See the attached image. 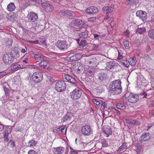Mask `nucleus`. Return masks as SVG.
Returning <instances> with one entry per match:
<instances>
[{
	"label": "nucleus",
	"mask_w": 154,
	"mask_h": 154,
	"mask_svg": "<svg viewBox=\"0 0 154 154\" xmlns=\"http://www.w3.org/2000/svg\"><path fill=\"white\" fill-rule=\"evenodd\" d=\"M124 45L126 49H128L129 48V42L128 41H125L123 42Z\"/></svg>",
	"instance_id": "nucleus-45"
},
{
	"label": "nucleus",
	"mask_w": 154,
	"mask_h": 154,
	"mask_svg": "<svg viewBox=\"0 0 154 154\" xmlns=\"http://www.w3.org/2000/svg\"><path fill=\"white\" fill-rule=\"evenodd\" d=\"M59 15L65 19H72L75 16L74 12L67 9H63L60 11Z\"/></svg>",
	"instance_id": "nucleus-2"
},
{
	"label": "nucleus",
	"mask_w": 154,
	"mask_h": 154,
	"mask_svg": "<svg viewBox=\"0 0 154 154\" xmlns=\"http://www.w3.org/2000/svg\"><path fill=\"white\" fill-rule=\"evenodd\" d=\"M127 123L131 125H134L138 124V121H136L134 119H130L127 120Z\"/></svg>",
	"instance_id": "nucleus-35"
},
{
	"label": "nucleus",
	"mask_w": 154,
	"mask_h": 154,
	"mask_svg": "<svg viewBox=\"0 0 154 154\" xmlns=\"http://www.w3.org/2000/svg\"><path fill=\"white\" fill-rule=\"evenodd\" d=\"M18 51H17L13 50L10 53L11 57H12L14 59L19 57V54H18Z\"/></svg>",
	"instance_id": "nucleus-30"
},
{
	"label": "nucleus",
	"mask_w": 154,
	"mask_h": 154,
	"mask_svg": "<svg viewBox=\"0 0 154 154\" xmlns=\"http://www.w3.org/2000/svg\"><path fill=\"white\" fill-rule=\"evenodd\" d=\"M121 82L120 80H116L111 83L109 86V91L113 94H118L122 91Z\"/></svg>",
	"instance_id": "nucleus-1"
},
{
	"label": "nucleus",
	"mask_w": 154,
	"mask_h": 154,
	"mask_svg": "<svg viewBox=\"0 0 154 154\" xmlns=\"http://www.w3.org/2000/svg\"><path fill=\"white\" fill-rule=\"evenodd\" d=\"M136 59L135 57H134L132 58H130L129 59V60L128 61L129 64L132 66L135 65L136 63Z\"/></svg>",
	"instance_id": "nucleus-29"
},
{
	"label": "nucleus",
	"mask_w": 154,
	"mask_h": 154,
	"mask_svg": "<svg viewBox=\"0 0 154 154\" xmlns=\"http://www.w3.org/2000/svg\"><path fill=\"white\" fill-rule=\"evenodd\" d=\"M59 129L61 130V132L63 134H65L66 133L67 128L66 126H61Z\"/></svg>",
	"instance_id": "nucleus-34"
},
{
	"label": "nucleus",
	"mask_w": 154,
	"mask_h": 154,
	"mask_svg": "<svg viewBox=\"0 0 154 154\" xmlns=\"http://www.w3.org/2000/svg\"><path fill=\"white\" fill-rule=\"evenodd\" d=\"M102 130L107 137H108L112 134V129L109 126L106 125L103 126L102 129Z\"/></svg>",
	"instance_id": "nucleus-13"
},
{
	"label": "nucleus",
	"mask_w": 154,
	"mask_h": 154,
	"mask_svg": "<svg viewBox=\"0 0 154 154\" xmlns=\"http://www.w3.org/2000/svg\"><path fill=\"white\" fill-rule=\"evenodd\" d=\"M102 147H104L108 146V144L107 141L105 140H103L102 142Z\"/></svg>",
	"instance_id": "nucleus-48"
},
{
	"label": "nucleus",
	"mask_w": 154,
	"mask_h": 154,
	"mask_svg": "<svg viewBox=\"0 0 154 154\" xmlns=\"http://www.w3.org/2000/svg\"><path fill=\"white\" fill-rule=\"evenodd\" d=\"M48 64V61L47 60H42L40 63H38L39 66L44 68H48L47 66Z\"/></svg>",
	"instance_id": "nucleus-24"
},
{
	"label": "nucleus",
	"mask_w": 154,
	"mask_h": 154,
	"mask_svg": "<svg viewBox=\"0 0 154 154\" xmlns=\"http://www.w3.org/2000/svg\"><path fill=\"white\" fill-rule=\"evenodd\" d=\"M41 3L42 6L43 8L45 9H46V7H48V5H49V4H48L46 2L42 3H42H41Z\"/></svg>",
	"instance_id": "nucleus-51"
},
{
	"label": "nucleus",
	"mask_w": 154,
	"mask_h": 154,
	"mask_svg": "<svg viewBox=\"0 0 154 154\" xmlns=\"http://www.w3.org/2000/svg\"><path fill=\"white\" fill-rule=\"evenodd\" d=\"M101 106H102L104 108H105L106 107V103L105 102H104L103 101L101 100Z\"/></svg>",
	"instance_id": "nucleus-56"
},
{
	"label": "nucleus",
	"mask_w": 154,
	"mask_h": 154,
	"mask_svg": "<svg viewBox=\"0 0 154 154\" xmlns=\"http://www.w3.org/2000/svg\"><path fill=\"white\" fill-rule=\"evenodd\" d=\"M127 146L126 143H123L122 145L119 148L117 151L118 152H122L125 149L127 148Z\"/></svg>",
	"instance_id": "nucleus-33"
},
{
	"label": "nucleus",
	"mask_w": 154,
	"mask_h": 154,
	"mask_svg": "<svg viewBox=\"0 0 154 154\" xmlns=\"http://www.w3.org/2000/svg\"><path fill=\"white\" fill-rule=\"evenodd\" d=\"M83 21L79 19L76 20L75 21V24L76 25H78L80 27V25H81Z\"/></svg>",
	"instance_id": "nucleus-41"
},
{
	"label": "nucleus",
	"mask_w": 154,
	"mask_h": 154,
	"mask_svg": "<svg viewBox=\"0 0 154 154\" xmlns=\"http://www.w3.org/2000/svg\"><path fill=\"white\" fill-rule=\"evenodd\" d=\"M150 138V134L146 132L142 134L140 137L139 140L140 142H143L149 140Z\"/></svg>",
	"instance_id": "nucleus-14"
},
{
	"label": "nucleus",
	"mask_w": 154,
	"mask_h": 154,
	"mask_svg": "<svg viewBox=\"0 0 154 154\" xmlns=\"http://www.w3.org/2000/svg\"><path fill=\"white\" fill-rule=\"evenodd\" d=\"M72 115L70 112H67L66 114L63 117L62 119V121L63 122L66 121L68 119H70L72 117Z\"/></svg>",
	"instance_id": "nucleus-27"
},
{
	"label": "nucleus",
	"mask_w": 154,
	"mask_h": 154,
	"mask_svg": "<svg viewBox=\"0 0 154 154\" xmlns=\"http://www.w3.org/2000/svg\"><path fill=\"white\" fill-rule=\"evenodd\" d=\"M96 59L94 57H90L88 59V60L86 61V64L88 65L92 66L95 65L96 64Z\"/></svg>",
	"instance_id": "nucleus-21"
},
{
	"label": "nucleus",
	"mask_w": 154,
	"mask_h": 154,
	"mask_svg": "<svg viewBox=\"0 0 154 154\" xmlns=\"http://www.w3.org/2000/svg\"><path fill=\"white\" fill-rule=\"evenodd\" d=\"M97 17H91L89 18L88 19V21L90 22H93L96 19Z\"/></svg>",
	"instance_id": "nucleus-52"
},
{
	"label": "nucleus",
	"mask_w": 154,
	"mask_h": 154,
	"mask_svg": "<svg viewBox=\"0 0 154 154\" xmlns=\"http://www.w3.org/2000/svg\"><path fill=\"white\" fill-rule=\"evenodd\" d=\"M64 78L68 82L73 84L77 83V81L75 78L68 74H65L63 76Z\"/></svg>",
	"instance_id": "nucleus-15"
},
{
	"label": "nucleus",
	"mask_w": 154,
	"mask_h": 154,
	"mask_svg": "<svg viewBox=\"0 0 154 154\" xmlns=\"http://www.w3.org/2000/svg\"><path fill=\"white\" fill-rule=\"evenodd\" d=\"M28 154H38V153L34 150L31 149L28 152Z\"/></svg>",
	"instance_id": "nucleus-54"
},
{
	"label": "nucleus",
	"mask_w": 154,
	"mask_h": 154,
	"mask_svg": "<svg viewBox=\"0 0 154 154\" xmlns=\"http://www.w3.org/2000/svg\"><path fill=\"white\" fill-rule=\"evenodd\" d=\"M88 26V25L85 23L83 21L81 25H80V27H82L83 28H86Z\"/></svg>",
	"instance_id": "nucleus-55"
},
{
	"label": "nucleus",
	"mask_w": 154,
	"mask_h": 154,
	"mask_svg": "<svg viewBox=\"0 0 154 154\" xmlns=\"http://www.w3.org/2000/svg\"><path fill=\"white\" fill-rule=\"evenodd\" d=\"M34 58L35 60H40L42 59L41 56L40 54H36L34 57Z\"/></svg>",
	"instance_id": "nucleus-42"
},
{
	"label": "nucleus",
	"mask_w": 154,
	"mask_h": 154,
	"mask_svg": "<svg viewBox=\"0 0 154 154\" xmlns=\"http://www.w3.org/2000/svg\"><path fill=\"white\" fill-rule=\"evenodd\" d=\"M113 5H111L109 6H107L103 7L102 8V11L104 13L108 14L111 13L113 11Z\"/></svg>",
	"instance_id": "nucleus-17"
},
{
	"label": "nucleus",
	"mask_w": 154,
	"mask_h": 154,
	"mask_svg": "<svg viewBox=\"0 0 154 154\" xmlns=\"http://www.w3.org/2000/svg\"><path fill=\"white\" fill-rule=\"evenodd\" d=\"M32 78L35 83H38L41 82L43 79V74L39 72H35L33 73Z\"/></svg>",
	"instance_id": "nucleus-5"
},
{
	"label": "nucleus",
	"mask_w": 154,
	"mask_h": 154,
	"mask_svg": "<svg viewBox=\"0 0 154 154\" xmlns=\"http://www.w3.org/2000/svg\"><path fill=\"white\" fill-rule=\"evenodd\" d=\"M3 62L7 65H9L14 62V59L10 54L6 53L3 57Z\"/></svg>",
	"instance_id": "nucleus-8"
},
{
	"label": "nucleus",
	"mask_w": 154,
	"mask_h": 154,
	"mask_svg": "<svg viewBox=\"0 0 154 154\" xmlns=\"http://www.w3.org/2000/svg\"><path fill=\"white\" fill-rule=\"evenodd\" d=\"M94 69L91 68H88V69L85 71L86 75L88 76H93L94 74Z\"/></svg>",
	"instance_id": "nucleus-23"
},
{
	"label": "nucleus",
	"mask_w": 154,
	"mask_h": 154,
	"mask_svg": "<svg viewBox=\"0 0 154 154\" xmlns=\"http://www.w3.org/2000/svg\"><path fill=\"white\" fill-rule=\"evenodd\" d=\"M82 90L79 88H76L70 93L71 98L73 100H77L80 98L82 94Z\"/></svg>",
	"instance_id": "nucleus-3"
},
{
	"label": "nucleus",
	"mask_w": 154,
	"mask_h": 154,
	"mask_svg": "<svg viewBox=\"0 0 154 154\" xmlns=\"http://www.w3.org/2000/svg\"><path fill=\"white\" fill-rule=\"evenodd\" d=\"M79 36L80 38H86L88 37V32L86 30L84 32H81L79 33Z\"/></svg>",
	"instance_id": "nucleus-28"
},
{
	"label": "nucleus",
	"mask_w": 154,
	"mask_h": 154,
	"mask_svg": "<svg viewBox=\"0 0 154 154\" xmlns=\"http://www.w3.org/2000/svg\"><path fill=\"white\" fill-rule=\"evenodd\" d=\"M122 63L124 67H127L129 66V65L128 64V62L127 60H122Z\"/></svg>",
	"instance_id": "nucleus-47"
},
{
	"label": "nucleus",
	"mask_w": 154,
	"mask_h": 154,
	"mask_svg": "<svg viewBox=\"0 0 154 154\" xmlns=\"http://www.w3.org/2000/svg\"><path fill=\"white\" fill-rule=\"evenodd\" d=\"M23 62L26 63H29L30 62L27 58H25V59L23 61Z\"/></svg>",
	"instance_id": "nucleus-61"
},
{
	"label": "nucleus",
	"mask_w": 154,
	"mask_h": 154,
	"mask_svg": "<svg viewBox=\"0 0 154 154\" xmlns=\"http://www.w3.org/2000/svg\"><path fill=\"white\" fill-rule=\"evenodd\" d=\"M66 85L63 81H59L56 82L55 86V90L58 92H62L65 91Z\"/></svg>",
	"instance_id": "nucleus-4"
},
{
	"label": "nucleus",
	"mask_w": 154,
	"mask_h": 154,
	"mask_svg": "<svg viewBox=\"0 0 154 154\" xmlns=\"http://www.w3.org/2000/svg\"><path fill=\"white\" fill-rule=\"evenodd\" d=\"M128 2V4L130 5H132L134 2V0H127Z\"/></svg>",
	"instance_id": "nucleus-63"
},
{
	"label": "nucleus",
	"mask_w": 154,
	"mask_h": 154,
	"mask_svg": "<svg viewBox=\"0 0 154 154\" xmlns=\"http://www.w3.org/2000/svg\"><path fill=\"white\" fill-rule=\"evenodd\" d=\"M146 95H147L144 92H143V93L140 94V96L141 97H142L143 98H144L146 97Z\"/></svg>",
	"instance_id": "nucleus-60"
},
{
	"label": "nucleus",
	"mask_w": 154,
	"mask_h": 154,
	"mask_svg": "<svg viewBox=\"0 0 154 154\" xmlns=\"http://www.w3.org/2000/svg\"><path fill=\"white\" fill-rule=\"evenodd\" d=\"M129 30H127L125 31L124 32V34L127 37H128L129 35Z\"/></svg>",
	"instance_id": "nucleus-57"
},
{
	"label": "nucleus",
	"mask_w": 154,
	"mask_h": 154,
	"mask_svg": "<svg viewBox=\"0 0 154 154\" xmlns=\"http://www.w3.org/2000/svg\"><path fill=\"white\" fill-rule=\"evenodd\" d=\"M81 57V54L76 53L70 57L69 59L70 61L71 62L76 61L79 60Z\"/></svg>",
	"instance_id": "nucleus-22"
},
{
	"label": "nucleus",
	"mask_w": 154,
	"mask_h": 154,
	"mask_svg": "<svg viewBox=\"0 0 154 154\" xmlns=\"http://www.w3.org/2000/svg\"><path fill=\"white\" fill-rule=\"evenodd\" d=\"M146 31L145 27H138L136 30V32L140 34H143Z\"/></svg>",
	"instance_id": "nucleus-31"
},
{
	"label": "nucleus",
	"mask_w": 154,
	"mask_h": 154,
	"mask_svg": "<svg viewBox=\"0 0 154 154\" xmlns=\"http://www.w3.org/2000/svg\"><path fill=\"white\" fill-rule=\"evenodd\" d=\"M70 149L71 150L70 153L71 154H75L76 153V152L75 150L73 149L70 146Z\"/></svg>",
	"instance_id": "nucleus-59"
},
{
	"label": "nucleus",
	"mask_w": 154,
	"mask_h": 154,
	"mask_svg": "<svg viewBox=\"0 0 154 154\" xmlns=\"http://www.w3.org/2000/svg\"><path fill=\"white\" fill-rule=\"evenodd\" d=\"M133 146L135 148V150L136 151L137 154L139 153L142 149V146L138 142L134 141L133 142Z\"/></svg>",
	"instance_id": "nucleus-19"
},
{
	"label": "nucleus",
	"mask_w": 154,
	"mask_h": 154,
	"mask_svg": "<svg viewBox=\"0 0 154 154\" xmlns=\"http://www.w3.org/2000/svg\"><path fill=\"white\" fill-rule=\"evenodd\" d=\"M56 45L61 50H65L67 48L66 42L64 41H58Z\"/></svg>",
	"instance_id": "nucleus-11"
},
{
	"label": "nucleus",
	"mask_w": 154,
	"mask_h": 154,
	"mask_svg": "<svg viewBox=\"0 0 154 154\" xmlns=\"http://www.w3.org/2000/svg\"><path fill=\"white\" fill-rule=\"evenodd\" d=\"M87 144V143H86L80 142L79 144V147L82 149L86 147Z\"/></svg>",
	"instance_id": "nucleus-46"
},
{
	"label": "nucleus",
	"mask_w": 154,
	"mask_h": 154,
	"mask_svg": "<svg viewBox=\"0 0 154 154\" xmlns=\"http://www.w3.org/2000/svg\"><path fill=\"white\" fill-rule=\"evenodd\" d=\"M38 40H36L35 41H29V42L32 44H38Z\"/></svg>",
	"instance_id": "nucleus-62"
},
{
	"label": "nucleus",
	"mask_w": 154,
	"mask_h": 154,
	"mask_svg": "<svg viewBox=\"0 0 154 154\" xmlns=\"http://www.w3.org/2000/svg\"><path fill=\"white\" fill-rule=\"evenodd\" d=\"M94 38L95 40H99L102 38V36L100 34H93Z\"/></svg>",
	"instance_id": "nucleus-39"
},
{
	"label": "nucleus",
	"mask_w": 154,
	"mask_h": 154,
	"mask_svg": "<svg viewBox=\"0 0 154 154\" xmlns=\"http://www.w3.org/2000/svg\"><path fill=\"white\" fill-rule=\"evenodd\" d=\"M87 45V41L85 40H81L79 43V45L80 48L84 47Z\"/></svg>",
	"instance_id": "nucleus-38"
},
{
	"label": "nucleus",
	"mask_w": 154,
	"mask_h": 154,
	"mask_svg": "<svg viewBox=\"0 0 154 154\" xmlns=\"http://www.w3.org/2000/svg\"><path fill=\"white\" fill-rule=\"evenodd\" d=\"M86 12L88 14H96L98 12V10L95 7L91 6L87 8L86 10Z\"/></svg>",
	"instance_id": "nucleus-18"
},
{
	"label": "nucleus",
	"mask_w": 154,
	"mask_h": 154,
	"mask_svg": "<svg viewBox=\"0 0 154 154\" xmlns=\"http://www.w3.org/2000/svg\"><path fill=\"white\" fill-rule=\"evenodd\" d=\"M15 9V6L13 2H11L8 5L7 7V10L10 12L14 11Z\"/></svg>",
	"instance_id": "nucleus-26"
},
{
	"label": "nucleus",
	"mask_w": 154,
	"mask_h": 154,
	"mask_svg": "<svg viewBox=\"0 0 154 154\" xmlns=\"http://www.w3.org/2000/svg\"><path fill=\"white\" fill-rule=\"evenodd\" d=\"M106 69L107 70H111L117 66V63L114 61H111L106 63Z\"/></svg>",
	"instance_id": "nucleus-12"
},
{
	"label": "nucleus",
	"mask_w": 154,
	"mask_h": 154,
	"mask_svg": "<svg viewBox=\"0 0 154 154\" xmlns=\"http://www.w3.org/2000/svg\"><path fill=\"white\" fill-rule=\"evenodd\" d=\"M111 20V17H110L109 16H106L104 18V20L106 21L109 23L111 22L110 20Z\"/></svg>",
	"instance_id": "nucleus-50"
},
{
	"label": "nucleus",
	"mask_w": 154,
	"mask_h": 154,
	"mask_svg": "<svg viewBox=\"0 0 154 154\" xmlns=\"http://www.w3.org/2000/svg\"><path fill=\"white\" fill-rule=\"evenodd\" d=\"M127 94H125V96L128 101L130 103H133L137 101L139 99V97L137 94H131L127 97Z\"/></svg>",
	"instance_id": "nucleus-6"
},
{
	"label": "nucleus",
	"mask_w": 154,
	"mask_h": 154,
	"mask_svg": "<svg viewBox=\"0 0 154 154\" xmlns=\"http://www.w3.org/2000/svg\"><path fill=\"white\" fill-rule=\"evenodd\" d=\"M117 108L121 109H124L126 108V105L124 103H119L116 104Z\"/></svg>",
	"instance_id": "nucleus-32"
},
{
	"label": "nucleus",
	"mask_w": 154,
	"mask_h": 154,
	"mask_svg": "<svg viewBox=\"0 0 154 154\" xmlns=\"http://www.w3.org/2000/svg\"><path fill=\"white\" fill-rule=\"evenodd\" d=\"M148 35L151 38L154 39V29H149V31Z\"/></svg>",
	"instance_id": "nucleus-36"
},
{
	"label": "nucleus",
	"mask_w": 154,
	"mask_h": 154,
	"mask_svg": "<svg viewBox=\"0 0 154 154\" xmlns=\"http://www.w3.org/2000/svg\"><path fill=\"white\" fill-rule=\"evenodd\" d=\"M53 153L54 154H62L65 150L64 147L60 146L56 148H52Z\"/></svg>",
	"instance_id": "nucleus-16"
},
{
	"label": "nucleus",
	"mask_w": 154,
	"mask_h": 154,
	"mask_svg": "<svg viewBox=\"0 0 154 154\" xmlns=\"http://www.w3.org/2000/svg\"><path fill=\"white\" fill-rule=\"evenodd\" d=\"M4 90L5 92V95L6 96H8L9 95V90L5 86L3 87Z\"/></svg>",
	"instance_id": "nucleus-43"
},
{
	"label": "nucleus",
	"mask_w": 154,
	"mask_h": 154,
	"mask_svg": "<svg viewBox=\"0 0 154 154\" xmlns=\"http://www.w3.org/2000/svg\"><path fill=\"white\" fill-rule=\"evenodd\" d=\"M149 106H154V101L152 100L149 102L148 103Z\"/></svg>",
	"instance_id": "nucleus-58"
},
{
	"label": "nucleus",
	"mask_w": 154,
	"mask_h": 154,
	"mask_svg": "<svg viewBox=\"0 0 154 154\" xmlns=\"http://www.w3.org/2000/svg\"><path fill=\"white\" fill-rule=\"evenodd\" d=\"M97 93H101L103 91V88L101 86H99L96 88Z\"/></svg>",
	"instance_id": "nucleus-44"
},
{
	"label": "nucleus",
	"mask_w": 154,
	"mask_h": 154,
	"mask_svg": "<svg viewBox=\"0 0 154 154\" xmlns=\"http://www.w3.org/2000/svg\"><path fill=\"white\" fill-rule=\"evenodd\" d=\"M28 21L30 22L36 21L38 19V14L33 12H29L26 16Z\"/></svg>",
	"instance_id": "nucleus-7"
},
{
	"label": "nucleus",
	"mask_w": 154,
	"mask_h": 154,
	"mask_svg": "<svg viewBox=\"0 0 154 154\" xmlns=\"http://www.w3.org/2000/svg\"><path fill=\"white\" fill-rule=\"evenodd\" d=\"M46 9L48 10L49 12H51L54 10V6L52 5L49 4L46 8Z\"/></svg>",
	"instance_id": "nucleus-40"
},
{
	"label": "nucleus",
	"mask_w": 154,
	"mask_h": 154,
	"mask_svg": "<svg viewBox=\"0 0 154 154\" xmlns=\"http://www.w3.org/2000/svg\"><path fill=\"white\" fill-rule=\"evenodd\" d=\"M21 68V66L19 64H14L11 65L10 67V71H16L19 68Z\"/></svg>",
	"instance_id": "nucleus-25"
},
{
	"label": "nucleus",
	"mask_w": 154,
	"mask_h": 154,
	"mask_svg": "<svg viewBox=\"0 0 154 154\" xmlns=\"http://www.w3.org/2000/svg\"><path fill=\"white\" fill-rule=\"evenodd\" d=\"M37 143V142L35 141L34 139H32L30 140L28 143V146L30 147L35 146Z\"/></svg>",
	"instance_id": "nucleus-37"
},
{
	"label": "nucleus",
	"mask_w": 154,
	"mask_h": 154,
	"mask_svg": "<svg viewBox=\"0 0 154 154\" xmlns=\"http://www.w3.org/2000/svg\"><path fill=\"white\" fill-rule=\"evenodd\" d=\"M98 76L99 79L103 82L106 81L108 78L107 74L103 72L100 73Z\"/></svg>",
	"instance_id": "nucleus-20"
},
{
	"label": "nucleus",
	"mask_w": 154,
	"mask_h": 154,
	"mask_svg": "<svg viewBox=\"0 0 154 154\" xmlns=\"http://www.w3.org/2000/svg\"><path fill=\"white\" fill-rule=\"evenodd\" d=\"M39 41L43 45L45 44V40L44 38L42 37L40 38Z\"/></svg>",
	"instance_id": "nucleus-53"
},
{
	"label": "nucleus",
	"mask_w": 154,
	"mask_h": 154,
	"mask_svg": "<svg viewBox=\"0 0 154 154\" xmlns=\"http://www.w3.org/2000/svg\"><path fill=\"white\" fill-rule=\"evenodd\" d=\"M136 15L143 22H146L147 19L146 13L142 10L137 11L136 13Z\"/></svg>",
	"instance_id": "nucleus-10"
},
{
	"label": "nucleus",
	"mask_w": 154,
	"mask_h": 154,
	"mask_svg": "<svg viewBox=\"0 0 154 154\" xmlns=\"http://www.w3.org/2000/svg\"><path fill=\"white\" fill-rule=\"evenodd\" d=\"M3 134L4 136H8V131L5 130Z\"/></svg>",
	"instance_id": "nucleus-64"
},
{
	"label": "nucleus",
	"mask_w": 154,
	"mask_h": 154,
	"mask_svg": "<svg viewBox=\"0 0 154 154\" xmlns=\"http://www.w3.org/2000/svg\"><path fill=\"white\" fill-rule=\"evenodd\" d=\"M81 131L85 135L89 136L92 132L91 128L89 125H85L82 127Z\"/></svg>",
	"instance_id": "nucleus-9"
},
{
	"label": "nucleus",
	"mask_w": 154,
	"mask_h": 154,
	"mask_svg": "<svg viewBox=\"0 0 154 154\" xmlns=\"http://www.w3.org/2000/svg\"><path fill=\"white\" fill-rule=\"evenodd\" d=\"M93 101L94 103L95 104L97 105H100L101 103V101H100L96 99H93Z\"/></svg>",
	"instance_id": "nucleus-49"
}]
</instances>
